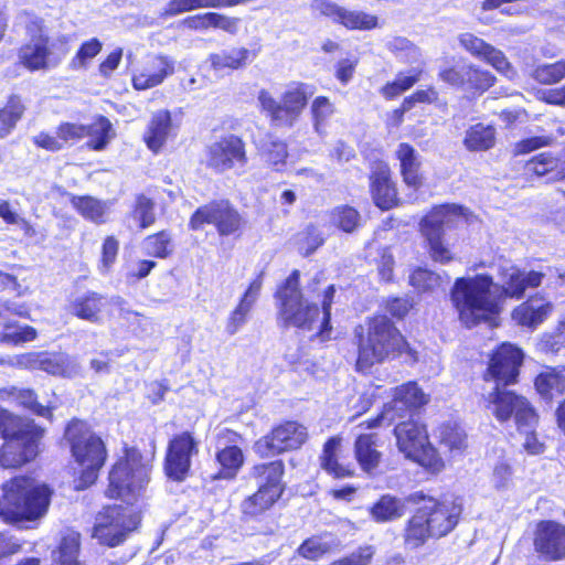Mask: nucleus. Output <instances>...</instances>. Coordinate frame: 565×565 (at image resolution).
<instances>
[{"label":"nucleus","instance_id":"f257e3e1","mask_svg":"<svg viewBox=\"0 0 565 565\" xmlns=\"http://www.w3.org/2000/svg\"><path fill=\"white\" fill-rule=\"evenodd\" d=\"M499 276V294L493 291L498 286L491 276L476 275L456 279L450 297L466 327L491 321L501 310L502 298L521 299L527 288L539 287L544 278L540 271H523L515 266L502 267Z\"/></svg>","mask_w":565,"mask_h":565},{"label":"nucleus","instance_id":"f03ea898","mask_svg":"<svg viewBox=\"0 0 565 565\" xmlns=\"http://www.w3.org/2000/svg\"><path fill=\"white\" fill-rule=\"evenodd\" d=\"M299 286V271L294 270L287 278L284 288L278 292L281 300L280 317L285 326H291L303 330L318 329L322 340L329 339L330 309L335 292L334 286L330 285L323 295L322 318L319 317L317 306H310L303 301Z\"/></svg>","mask_w":565,"mask_h":565},{"label":"nucleus","instance_id":"7ed1b4c3","mask_svg":"<svg viewBox=\"0 0 565 565\" xmlns=\"http://www.w3.org/2000/svg\"><path fill=\"white\" fill-rule=\"evenodd\" d=\"M462 512L461 504L455 500H426L407 521L404 542L409 548H417L429 537H443L458 524Z\"/></svg>","mask_w":565,"mask_h":565},{"label":"nucleus","instance_id":"20e7f679","mask_svg":"<svg viewBox=\"0 0 565 565\" xmlns=\"http://www.w3.org/2000/svg\"><path fill=\"white\" fill-rule=\"evenodd\" d=\"M50 498L51 491L45 484L32 478H14L3 488L0 516L6 522L39 519L46 513Z\"/></svg>","mask_w":565,"mask_h":565},{"label":"nucleus","instance_id":"39448f33","mask_svg":"<svg viewBox=\"0 0 565 565\" xmlns=\"http://www.w3.org/2000/svg\"><path fill=\"white\" fill-rule=\"evenodd\" d=\"M358 333L359 355L356 366L360 371L370 369L375 363H381L390 356L401 352L406 342L385 316H377L369 320L366 331Z\"/></svg>","mask_w":565,"mask_h":565},{"label":"nucleus","instance_id":"423d86ee","mask_svg":"<svg viewBox=\"0 0 565 565\" xmlns=\"http://www.w3.org/2000/svg\"><path fill=\"white\" fill-rule=\"evenodd\" d=\"M0 435L6 443L0 452V466L17 468L36 456L40 434L33 424L0 409Z\"/></svg>","mask_w":565,"mask_h":565},{"label":"nucleus","instance_id":"0eeeda50","mask_svg":"<svg viewBox=\"0 0 565 565\" xmlns=\"http://www.w3.org/2000/svg\"><path fill=\"white\" fill-rule=\"evenodd\" d=\"M150 469V461L145 460L139 450L127 449L125 457L119 459L109 472L107 495L132 504L141 497L148 484Z\"/></svg>","mask_w":565,"mask_h":565},{"label":"nucleus","instance_id":"6e6552de","mask_svg":"<svg viewBox=\"0 0 565 565\" xmlns=\"http://www.w3.org/2000/svg\"><path fill=\"white\" fill-rule=\"evenodd\" d=\"M65 438L71 445L73 457L83 468L78 488L93 484L106 459V449L102 439L81 420H74L67 426Z\"/></svg>","mask_w":565,"mask_h":565},{"label":"nucleus","instance_id":"1a4fd4ad","mask_svg":"<svg viewBox=\"0 0 565 565\" xmlns=\"http://www.w3.org/2000/svg\"><path fill=\"white\" fill-rule=\"evenodd\" d=\"M282 475L284 463L281 460L253 467L250 476L256 480L258 490L247 497L241 504V510L245 518L255 519L277 502L284 491L281 484Z\"/></svg>","mask_w":565,"mask_h":565},{"label":"nucleus","instance_id":"9d476101","mask_svg":"<svg viewBox=\"0 0 565 565\" xmlns=\"http://www.w3.org/2000/svg\"><path fill=\"white\" fill-rule=\"evenodd\" d=\"M312 94L307 84L294 83L288 86L280 99L275 98L268 90L262 89L258 93V103L273 125L289 128L300 117Z\"/></svg>","mask_w":565,"mask_h":565},{"label":"nucleus","instance_id":"9b49d317","mask_svg":"<svg viewBox=\"0 0 565 565\" xmlns=\"http://www.w3.org/2000/svg\"><path fill=\"white\" fill-rule=\"evenodd\" d=\"M394 434L397 447L406 458L417 462L431 473H438L444 469V460L429 443L425 426L414 420H407L398 424Z\"/></svg>","mask_w":565,"mask_h":565},{"label":"nucleus","instance_id":"f8f14e48","mask_svg":"<svg viewBox=\"0 0 565 565\" xmlns=\"http://www.w3.org/2000/svg\"><path fill=\"white\" fill-rule=\"evenodd\" d=\"M139 522L140 518L132 508L110 505L97 514L93 537L100 544L114 547L122 543L127 534L137 529Z\"/></svg>","mask_w":565,"mask_h":565},{"label":"nucleus","instance_id":"ddd939ff","mask_svg":"<svg viewBox=\"0 0 565 565\" xmlns=\"http://www.w3.org/2000/svg\"><path fill=\"white\" fill-rule=\"evenodd\" d=\"M502 385H495L489 392L484 399L487 407L491 411L493 416L500 420L505 422L514 415L519 429L524 427H534L537 423V415L530 405V403L520 395L514 394L512 391L501 388Z\"/></svg>","mask_w":565,"mask_h":565},{"label":"nucleus","instance_id":"4468645a","mask_svg":"<svg viewBox=\"0 0 565 565\" xmlns=\"http://www.w3.org/2000/svg\"><path fill=\"white\" fill-rule=\"evenodd\" d=\"M460 207L456 205H440L431 210L420 222L422 234L428 242L429 253L435 262L448 263L452 259L450 250L443 242V226L459 215Z\"/></svg>","mask_w":565,"mask_h":565},{"label":"nucleus","instance_id":"2eb2a0df","mask_svg":"<svg viewBox=\"0 0 565 565\" xmlns=\"http://www.w3.org/2000/svg\"><path fill=\"white\" fill-rule=\"evenodd\" d=\"M204 224H213L222 236L234 234L241 230L243 221L239 213L228 201H213L200 206L191 216L192 230H200Z\"/></svg>","mask_w":565,"mask_h":565},{"label":"nucleus","instance_id":"dca6fc26","mask_svg":"<svg viewBox=\"0 0 565 565\" xmlns=\"http://www.w3.org/2000/svg\"><path fill=\"white\" fill-rule=\"evenodd\" d=\"M308 438L307 428L297 422H286L274 428L255 444L260 457H270L284 451L298 449Z\"/></svg>","mask_w":565,"mask_h":565},{"label":"nucleus","instance_id":"f3484780","mask_svg":"<svg viewBox=\"0 0 565 565\" xmlns=\"http://www.w3.org/2000/svg\"><path fill=\"white\" fill-rule=\"evenodd\" d=\"M247 163L245 142L235 135L223 136L212 142L206 150V166L223 173Z\"/></svg>","mask_w":565,"mask_h":565},{"label":"nucleus","instance_id":"a211bd4d","mask_svg":"<svg viewBox=\"0 0 565 565\" xmlns=\"http://www.w3.org/2000/svg\"><path fill=\"white\" fill-rule=\"evenodd\" d=\"M199 451L198 443L190 433L174 436L168 445L164 471L174 481H183L189 475L191 459Z\"/></svg>","mask_w":565,"mask_h":565},{"label":"nucleus","instance_id":"6ab92c4d","mask_svg":"<svg viewBox=\"0 0 565 565\" xmlns=\"http://www.w3.org/2000/svg\"><path fill=\"white\" fill-rule=\"evenodd\" d=\"M522 361L523 353L519 348L503 343L491 356L483 379L486 382L494 381L495 385L512 384L519 375Z\"/></svg>","mask_w":565,"mask_h":565},{"label":"nucleus","instance_id":"aec40b11","mask_svg":"<svg viewBox=\"0 0 565 565\" xmlns=\"http://www.w3.org/2000/svg\"><path fill=\"white\" fill-rule=\"evenodd\" d=\"M311 9L349 30H372L377 25V18L375 15L363 11L349 10L330 0H313Z\"/></svg>","mask_w":565,"mask_h":565},{"label":"nucleus","instance_id":"412c9836","mask_svg":"<svg viewBox=\"0 0 565 565\" xmlns=\"http://www.w3.org/2000/svg\"><path fill=\"white\" fill-rule=\"evenodd\" d=\"M459 43L471 55L486 61L505 77L511 79L516 75V72L502 51L498 50L475 34H461L459 36Z\"/></svg>","mask_w":565,"mask_h":565},{"label":"nucleus","instance_id":"4be33fe9","mask_svg":"<svg viewBox=\"0 0 565 565\" xmlns=\"http://www.w3.org/2000/svg\"><path fill=\"white\" fill-rule=\"evenodd\" d=\"M174 73V61L163 54L149 55L143 65L134 74L132 86L145 90L160 85Z\"/></svg>","mask_w":565,"mask_h":565},{"label":"nucleus","instance_id":"5701e85b","mask_svg":"<svg viewBox=\"0 0 565 565\" xmlns=\"http://www.w3.org/2000/svg\"><path fill=\"white\" fill-rule=\"evenodd\" d=\"M20 63L29 71H45L55 67L61 58L51 49L50 38L29 41L19 49Z\"/></svg>","mask_w":565,"mask_h":565},{"label":"nucleus","instance_id":"b1692460","mask_svg":"<svg viewBox=\"0 0 565 565\" xmlns=\"http://www.w3.org/2000/svg\"><path fill=\"white\" fill-rule=\"evenodd\" d=\"M534 545L540 553L552 559L565 557V526L553 521L539 523Z\"/></svg>","mask_w":565,"mask_h":565},{"label":"nucleus","instance_id":"393cba45","mask_svg":"<svg viewBox=\"0 0 565 565\" xmlns=\"http://www.w3.org/2000/svg\"><path fill=\"white\" fill-rule=\"evenodd\" d=\"M239 438V435L227 428L217 434V445L224 446L216 455L217 462L222 467L221 476L223 478H234L244 462V455L236 446Z\"/></svg>","mask_w":565,"mask_h":565},{"label":"nucleus","instance_id":"a878e982","mask_svg":"<svg viewBox=\"0 0 565 565\" xmlns=\"http://www.w3.org/2000/svg\"><path fill=\"white\" fill-rule=\"evenodd\" d=\"M554 306L543 295L536 294L515 307L512 320L519 326L536 328L552 313Z\"/></svg>","mask_w":565,"mask_h":565},{"label":"nucleus","instance_id":"bb28decb","mask_svg":"<svg viewBox=\"0 0 565 565\" xmlns=\"http://www.w3.org/2000/svg\"><path fill=\"white\" fill-rule=\"evenodd\" d=\"M371 193L376 206L390 210L397 202V192L391 180V172L386 164H377L371 177Z\"/></svg>","mask_w":565,"mask_h":565},{"label":"nucleus","instance_id":"cd10ccee","mask_svg":"<svg viewBox=\"0 0 565 565\" xmlns=\"http://www.w3.org/2000/svg\"><path fill=\"white\" fill-rule=\"evenodd\" d=\"M263 286V273H260L248 286L236 308L231 312L226 332L234 335L246 323L247 316L257 301Z\"/></svg>","mask_w":565,"mask_h":565},{"label":"nucleus","instance_id":"c85d7f7f","mask_svg":"<svg viewBox=\"0 0 565 565\" xmlns=\"http://www.w3.org/2000/svg\"><path fill=\"white\" fill-rule=\"evenodd\" d=\"M527 174L545 178L546 182H555L565 179V167L562 153L554 156L552 152H542L525 164Z\"/></svg>","mask_w":565,"mask_h":565},{"label":"nucleus","instance_id":"c756f323","mask_svg":"<svg viewBox=\"0 0 565 565\" xmlns=\"http://www.w3.org/2000/svg\"><path fill=\"white\" fill-rule=\"evenodd\" d=\"M172 130L173 127L170 111L166 109L158 110L152 115L145 132L143 139L147 147L153 152H159L167 142Z\"/></svg>","mask_w":565,"mask_h":565},{"label":"nucleus","instance_id":"7c9ffc66","mask_svg":"<svg viewBox=\"0 0 565 565\" xmlns=\"http://www.w3.org/2000/svg\"><path fill=\"white\" fill-rule=\"evenodd\" d=\"M104 307V297L97 292L88 291L76 297L71 302L70 311L79 319L98 323L100 321V312Z\"/></svg>","mask_w":565,"mask_h":565},{"label":"nucleus","instance_id":"2f4dec72","mask_svg":"<svg viewBox=\"0 0 565 565\" xmlns=\"http://www.w3.org/2000/svg\"><path fill=\"white\" fill-rule=\"evenodd\" d=\"M537 393L553 398L565 392V367H545L535 379Z\"/></svg>","mask_w":565,"mask_h":565},{"label":"nucleus","instance_id":"473e14b6","mask_svg":"<svg viewBox=\"0 0 565 565\" xmlns=\"http://www.w3.org/2000/svg\"><path fill=\"white\" fill-rule=\"evenodd\" d=\"M405 501L390 494L382 495L370 509L372 519L379 523L397 520L405 514Z\"/></svg>","mask_w":565,"mask_h":565},{"label":"nucleus","instance_id":"72a5a7b5","mask_svg":"<svg viewBox=\"0 0 565 565\" xmlns=\"http://www.w3.org/2000/svg\"><path fill=\"white\" fill-rule=\"evenodd\" d=\"M354 450L356 460L364 471L371 472L379 467L381 452L377 450L376 436L374 434L359 436Z\"/></svg>","mask_w":565,"mask_h":565},{"label":"nucleus","instance_id":"f704fd0d","mask_svg":"<svg viewBox=\"0 0 565 565\" xmlns=\"http://www.w3.org/2000/svg\"><path fill=\"white\" fill-rule=\"evenodd\" d=\"M40 370L53 375L70 377L78 373L79 366L76 361L66 353L42 352Z\"/></svg>","mask_w":565,"mask_h":565},{"label":"nucleus","instance_id":"c9c22d12","mask_svg":"<svg viewBox=\"0 0 565 565\" xmlns=\"http://www.w3.org/2000/svg\"><path fill=\"white\" fill-rule=\"evenodd\" d=\"M341 445V438L332 437L323 446L320 456L321 468L333 478H347L352 475L349 467L339 463L338 452Z\"/></svg>","mask_w":565,"mask_h":565},{"label":"nucleus","instance_id":"e433bc0d","mask_svg":"<svg viewBox=\"0 0 565 565\" xmlns=\"http://www.w3.org/2000/svg\"><path fill=\"white\" fill-rule=\"evenodd\" d=\"M73 207L86 220L96 224L107 221L109 205L93 196H75L71 199Z\"/></svg>","mask_w":565,"mask_h":565},{"label":"nucleus","instance_id":"4c0bfd02","mask_svg":"<svg viewBox=\"0 0 565 565\" xmlns=\"http://www.w3.org/2000/svg\"><path fill=\"white\" fill-rule=\"evenodd\" d=\"M396 157L399 160L404 182L409 186L417 188L420 180L418 175L419 162L415 149L408 143H399Z\"/></svg>","mask_w":565,"mask_h":565},{"label":"nucleus","instance_id":"58836bf2","mask_svg":"<svg viewBox=\"0 0 565 565\" xmlns=\"http://www.w3.org/2000/svg\"><path fill=\"white\" fill-rule=\"evenodd\" d=\"M427 403L428 396L418 387L416 382H408L397 386L394 391V408H418Z\"/></svg>","mask_w":565,"mask_h":565},{"label":"nucleus","instance_id":"ea45409f","mask_svg":"<svg viewBox=\"0 0 565 565\" xmlns=\"http://www.w3.org/2000/svg\"><path fill=\"white\" fill-rule=\"evenodd\" d=\"M38 332L33 327L20 326L6 319L0 313V342L8 344H22L35 340Z\"/></svg>","mask_w":565,"mask_h":565},{"label":"nucleus","instance_id":"a19ab883","mask_svg":"<svg viewBox=\"0 0 565 565\" xmlns=\"http://www.w3.org/2000/svg\"><path fill=\"white\" fill-rule=\"evenodd\" d=\"M495 130L492 126L476 124L467 131L463 145L470 151H484L494 146Z\"/></svg>","mask_w":565,"mask_h":565},{"label":"nucleus","instance_id":"79ce46f5","mask_svg":"<svg viewBox=\"0 0 565 565\" xmlns=\"http://www.w3.org/2000/svg\"><path fill=\"white\" fill-rule=\"evenodd\" d=\"M420 67H413L406 72H399L392 82L386 83L380 90L386 99H393L412 88L422 76Z\"/></svg>","mask_w":565,"mask_h":565},{"label":"nucleus","instance_id":"37998d69","mask_svg":"<svg viewBox=\"0 0 565 565\" xmlns=\"http://www.w3.org/2000/svg\"><path fill=\"white\" fill-rule=\"evenodd\" d=\"M249 56V50L245 47H232L230 50L212 54L210 61L212 67L216 71H222L224 68L237 70L246 65Z\"/></svg>","mask_w":565,"mask_h":565},{"label":"nucleus","instance_id":"c03bdc74","mask_svg":"<svg viewBox=\"0 0 565 565\" xmlns=\"http://www.w3.org/2000/svg\"><path fill=\"white\" fill-rule=\"evenodd\" d=\"M337 545L331 534L316 535L307 539L297 550L303 558L316 561L329 553Z\"/></svg>","mask_w":565,"mask_h":565},{"label":"nucleus","instance_id":"a18cd8bd","mask_svg":"<svg viewBox=\"0 0 565 565\" xmlns=\"http://www.w3.org/2000/svg\"><path fill=\"white\" fill-rule=\"evenodd\" d=\"M86 136L90 137L87 146L94 150H103L114 138L113 127L106 117L97 118L92 125L85 126Z\"/></svg>","mask_w":565,"mask_h":565},{"label":"nucleus","instance_id":"49530a36","mask_svg":"<svg viewBox=\"0 0 565 565\" xmlns=\"http://www.w3.org/2000/svg\"><path fill=\"white\" fill-rule=\"evenodd\" d=\"M387 50L397 60L406 64H418L422 62V52L418 46L406 38L396 36L386 43Z\"/></svg>","mask_w":565,"mask_h":565},{"label":"nucleus","instance_id":"de8ad7c7","mask_svg":"<svg viewBox=\"0 0 565 565\" xmlns=\"http://www.w3.org/2000/svg\"><path fill=\"white\" fill-rule=\"evenodd\" d=\"M24 105L17 96L10 97L7 105L0 109V137L8 136L21 119Z\"/></svg>","mask_w":565,"mask_h":565},{"label":"nucleus","instance_id":"09e8293b","mask_svg":"<svg viewBox=\"0 0 565 565\" xmlns=\"http://www.w3.org/2000/svg\"><path fill=\"white\" fill-rule=\"evenodd\" d=\"M531 76L543 85H553L565 78V60L536 65Z\"/></svg>","mask_w":565,"mask_h":565},{"label":"nucleus","instance_id":"8fccbe9b","mask_svg":"<svg viewBox=\"0 0 565 565\" xmlns=\"http://www.w3.org/2000/svg\"><path fill=\"white\" fill-rule=\"evenodd\" d=\"M260 154L275 170L279 171L288 157L287 145L278 139H269L260 145Z\"/></svg>","mask_w":565,"mask_h":565},{"label":"nucleus","instance_id":"3c124183","mask_svg":"<svg viewBox=\"0 0 565 565\" xmlns=\"http://www.w3.org/2000/svg\"><path fill=\"white\" fill-rule=\"evenodd\" d=\"M78 550V536L67 535L62 539L57 551L53 553V559L56 565H82L77 559Z\"/></svg>","mask_w":565,"mask_h":565},{"label":"nucleus","instance_id":"603ef678","mask_svg":"<svg viewBox=\"0 0 565 565\" xmlns=\"http://www.w3.org/2000/svg\"><path fill=\"white\" fill-rule=\"evenodd\" d=\"M438 437L440 444L450 451H461L467 446V435L456 424L448 423L441 425L438 429Z\"/></svg>","mask_w":565,"mask_h":565},{"label":"nucleus","instance_id":"864d4df0","mask_svg":"<svg viewBox=\"0 0 565 565\" xmlns=\"http://www.w3.org/2000/svg\"><path fill=\"white\" fill-rule=\"evenodd\" d=\"M463 88L471 92H484L494 83V76L484 70L478 68L472 64H467Z\"/></svg>","mask_w":565,"mask_h":565},{"label":"nucleus","instance_id":"5fc2aeb1","mask_svg":"<svg viewBox=\"0 0 565 565\" xmlns=\"http://www.w3.org/2000/svg\"><path fill=\"white\" fill-rule=\"evenodd\" d=\"M205 8H216L215 0H170L160 12V17L167 19Z\"/></svg>","mask_w":565,"mask_h":565},{"label":"nucleus","instance_id":"6e6d98bb","mask_svg":"<svg viewBox=\"0 0 565 565\" xmlns=\"http://www.w3.org/2000/svg\"><path fill=\"white\" fill-rule=\"evenodd\" d=\"M334 113L333 104L323 96L317 97L311 104V114L315 131L319 136L326 135V124Z\"/></svg>","mask_w":565,"mask_h":565},{"label":"nucleus","instance_id":"4d7b16f0","mask_svg":"<svg viewBox=\"0 0 565 565\" xmlns=\"http://www.w3.org/2000/svg\"><path fill=\"white\" fill-rule=\"evenodd\" d=\"M359 212L348 205L335 207L331 212V223L345 233H352L360 225Z\"/></svg>","mask_w":565,"mask_h":565},{"label":"nucleus","instance_id":"13d9d810","mask_svg":"<svg viewBox=\"0 0 565 565\" xmlns=\"http://www.w3.org/2000/svg\"><path fill=\"white\" fill-rule=\"evenodd\" d=\"M17 25L25 30L29 41H36L42 38H49L45 32L44 21L38 15L23 11L17 17Z\"/></svg>","mask_w":565,"mask_h":565},{"label":"nucleus","instance_id":"bf43d9fd","mask_svg":"<svg viewBox=\"0 0 565 565\" xmlns=\"http://www.w3.org/2000/svg\"><path fill=\"white\" fill-rule=\"evenodd\" d=\"M409 282L420 291L434 290L441 284L439 275L424 268L415 269L409 276Z\"/></svg>","mask_w":565,"mask_h":565},{"label":"nucleus","instance_id":"052dcab7","mask_svg":"<svg viewBox=\"0 0 565 565\" xmlns=\"http://www.w3.org/2000/svg\"><path fill=\"white\" fill-rule=\"evenodd\" d=\"M102 49L103 43L96 38L84 42L77 51L76 55L73 57L72 65L75 68L86 67L88 62H90L95 56L99 54Z\"/></svg>","mask_w":565,"mask_h":565},{"label":"nucleus","instance_id":"680f3d73","mask_svg":"<svg viewBox=\"0 0 565 565\" xmlns=\"http://www.w3.org/2000/svg\"><path fill=\"white\" fill-rule=\"evenodd\" d=\"M324 243L321 231L315 225H308L299 235L300 249L305 256L312 254L318 247Z\"/></svg>","mask_w":565,"mask_h":565},{"label":"nucleus","instance_id":"e2e57ef3","mask_svg":"<svg viewBox=\"0 0 565 565\" xmlns=\"http://www.w3.org/2000/svg\"><path fill=\"white\" fill-rule=\"evenodd\" d=\"M145 245L148 254L160 258L167 257L170 254V235L166 232L151 235L147 237Z\"/></svg>","mask_w":565,"mask_h":565},{"label":"nucleus","instance_id":"0e129e2a","mask_svg":"<svg viewBox=\"0 0 565 565\" xmlns=\"http://www.w3.org/2000/svg\"><path fill=\"white\" fill-rule=\"evenodd\" d=\"M119 249V243L114 236H107L102 248V260L99 270L107 274L116 260Z\"/></svg>","mask_w":565,"mask_h":565},{"label":"nucleus","instance_id":"69168bd1","mask_svg":"<svg viewBox=\"0 0 565 565\" xmlns=\"http://www.w3.org/2000/svg\"><path fill=\"white\" fill-rule=\"evenodd\" d=\"M554 137L552 136H535L523 139L514 145L515 154H524L542 147L552 145Z\"/></svg>","mask_w":565,"mask_h":565},{"label":"nucleus","instance_id":"338daca9","mask_svg":"<svg viewBox=\"0 0 565 565\" xmlns=\"http://www.w3.org/2000/svg\"><path fill=\"white\" fill-rule=\"evenodd\" d=\"M154 204L153 202L141 195L137 200V205L135 210L136 217L140 221L141 227H148L154 222Z\"/></svg>","mask_w":565,"mask_h":565},{"label":"nucleus","instance_id":"774afa93","mask_svg":"<svg viewBox=\"0 0 565 565\" xmlns=\"http://www.w3.org/2000/svg\"><path fill=\"white\" fill-rule=\"evenodd\" d=\"M56 135L64 145L86 137V130L84 125L65 122L58 126Z\"/></svg>","mask_w":565,"mask_h":565}]
</instances>
